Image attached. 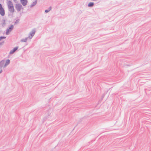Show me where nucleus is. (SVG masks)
I'll return each mask as SVG.
<instances>
[{
  "mask_svg": "<svg viewBox=\"0 0 151 151\" xmlns=\"http://www.w3.org/2000/svg\"><path fill=\"white\" fill-rule=\"evenodd\" d=\"M7 5L8 8L12 7V6H13L12 2L11 1H9L8 2Z\"/></svg>",
  "mask_w": 151,
  "mask_h": 151,
  "instance_id": "obj_8",
  "label": "nucleus"
},
{
  "mask_svg": "<svg viewBox=\"0 0 151 151\" xmlns=\"http://www.w3.org/2000/svg\"><path fill=\"white\" fill-rule=\"evenodd\" d=\"M0 14L2 16H4L5 14L4 10L1 4H0Z\"/></svg>",
  "mask_w": 151,
  "mask_h": 151,
  "instance_id": "obj_3",
  "label": "nucleus"
},
{
  "mask_svg": "<svg viewBox=\"0 0 151 151\" xmlns=\"http://www.w3.org/2000/svg\"><path fill=\"white\" fill-rule=\"evenodd\" d=\"M19 21V19H18L16 20V21L14 23V24L15 25L18 24Z\"/></svg>",
  "mask_w": 151,
  "mask_h": 151,
  "instance_id": "obj_16",
  "label": "nucleus"
},
{
  "mask_svg": "<svg viewBox=\"0 0 151 151\" xmlns=\"http://www.w3.org/2000/svg\"><path fill=\"white\" fill-rule=\"evenodd\" d=\"M16 9L18 11H20L22 7V5L20 4H17L15 6Z\"/></svg>",
  "mask_w": 151,
  "mask_h": 151,
  "instance_id": "obj_4",
  "label": "nucleus"
},
{
  "mask_svg": "<svg viewBox=\"0 0 151 151\" xmlns=\"http://www.w3.org/2000/svg\"><path fill=\"white\" fill-rule=\"evenodd\" d=\"M50 111H48V116H47V115L46 116L43 118V121H45V120L47 118H48L49 117V116H50V115L51 114V113H50Z\"/></svg>",
  "mask_w": 151,
  "mask_h": 151,
  "instance_id": "obj_10",
  "label": "nucleus"
},
{
  "mask_svg": "<svg viewBox=\"0 0 151 151\" xmlns=\"http://www.w3.org/2000/svg\"><path fill=\"white\" fill-rule=\"evenodd\" d=\"M94 4V3L93 2H90L88 4V6L89 7H93Z\"/></svg>",
  "mask_w": 151,
  "mask_h": 151,
  "instance_id": "obj_13",
  "label": "nucleus"
},
{
  "mask_svg": "<svg viewBox=\"0 0 151 151\" xmlns=\"http://www.w3.org/2000/svg\"><path fill=\"white\" fill-rule=\"evenodd\" d=\"M9 11L11 13H13L14 12V6H12V7H10L8 8Z\"/></svg>",
  "mask_w": 151,
  "mask_h": 151,
  "instance_id": "obj_7",
  "label": "nucleus"
},
{
  "mask_svg": "<svg viewBox=\"0 0 151 151\" xmlns=\"http://www.w3.org/2000/svg\"><path fill=\"white\" fill-rule=\"evenodd\" d=\"M29 39L28 37H26L24 39H22L21 40V41L22 42H26L27 40Z\"/></svg>",
  "mask_w": 151,
  "mask_h": 151,
  "instance_id": "obj_12",
  "label": "nucleus"
},
{
  "mask_svg": "<svg viewBox=\"0 0 151 151\" xmlns=\"http://www.w3.org/2000/svg\"><path fill=\"white\" fill-rule=\"evenodd\" d=\"M20 1L23 6L26 5L27 3V0H20Z\"/></svg>",
  "mask_w": 151,
  "mask_h": 151,
  "instance_id": "obj_6",
  "label": "nucleus"
},
{
  "mask_svg": "<svg viewBox=\"0 0 151 151\" xmlns=\"http://www.w3.org/2000/svg\"><path fill=\"white\" fill-rule=\"evenodd\" d=\"M35 32L36 30L35 29H32V30L30 32L29 36L28 37L29 39H31L32 38L34 35Z\"/></svg>",
  "mask_w": 151,
  "mask_h": 151,
  "instance_id": "obj_1",
  "label": "nucleus"
},
{
  "mask_svg": "<svg viewBox=\"0 0 151 151\" xmlns=\"http://www.w3.org/2000/svg\"><path fill=\"white\" fill-rule=\"evenodd\" d=\"M14 28V26L13 25H11L6 30V34L8 35L9 34V33L11 32Z\"/></svg>",
  "mask_w": 151,
  "mask_h": 151,
  "instance_id": "obj_2",
  "label": "nucleus"
},
{
  "mask_svg": "<svg viewBox=\"0 0 151 151\" xmlns=\"http://www.w3.org/2000/svg\"><path fill=\"white\" fill-rule=\"evenodd\" d=\"M4 63V60H2L0 62V67H2L3 66Z\"/></svg>",
  "mask_w": 151,
  "mask_h": 151,
  "instance_id": "obj_15",
  "label": "nucleus"
},
{
  "mask_svg": "<svg viewBox=\"0 0 151 151\" xmlns=\"http://www.w3.org/2000/svg\"><path fill=\"white\" fill-rule=\"evenodd\" d=\"M2 72V70H0V74Z\"/></svg>",
  "mask_w": 151,
  "mask_h": 151,
  "instance_id": "obj_18",
  "label": "nucleus"
},
{
  "mask_svg": "<svg viewBox=\"0 0 151 151\" xmlns=\"http://www.w3.org/2000/svg\"><path fill=\"white\" fill-rule=\"evenodd\" d=\"M37 0H35V1L33 2L32 3V4H31L30 5V7L31 8H32V7H33L36 4H37Z\"/></svg>",
  "mask_w": 151,
  "mask_h": 151,
  "instance_id": "obj_9",
  "label": "nucleus"
},
{
  "mask_svg": "<svg viewBox=\"0 0 151 151\" xmlns=\"http://www.w3.org/2000/svg\"><path fill=\"white\" fill-rule=\"evenodd\" d=\"M52 9V7L51 6H50L47 9L45 10V12L46 13L48 12L49 11H50Z\"/></svg>",
  "mask_w": 151,
  "mask_h": 151,
  "instance_id": "obj_14",
  "label": "nucleus"
},
{
  "mask_svg": "<svg viewBox=\"0 0 151 151\" xmlns=\"http://www.w3.org/2000/svg\"><path fill=\"white\" fill-rule=\"evenodd\" d=\"M18 47H14L12 50H11L9 52V54L11 55L14 53L18 49Z\"/></svg>",
  "mask_w": 151,
  "mask_h": 151,
  "instance_id": "obj_5",
  "label": "nucleus"
},
{
  "mask_svg": "<svg viewBox=\"0 0 151 151\" xmlns=\"http://www.w3.org/2000/svg\"><path fill=\"white\" fill-rule=\"evenodd\" d=\"M10 63V60L9 59L7 60L5 63L4 67H5L7 66Z\"/></svg>",
  "mask_w": 151,
  "mask_h": 151,
  "instance_id": "obj_11",
  "label": "nucleus"
},
{
  "mask_svg": "<svg viewBox=\"0 0 151 151\" xmlns=\"http://www.w3.org/2000/svg\"><path fill=\"white\" fill-rule=\"evenodd\" d=\"M6 37H4V36H1L0 37V41L2 39H5L6 38Z\"/></svg>",
  "mask_w": 151,
  "mask_h": 151,
  "instance_id": "obj_17",
  "label": "nucleus"
}]
</instances>
